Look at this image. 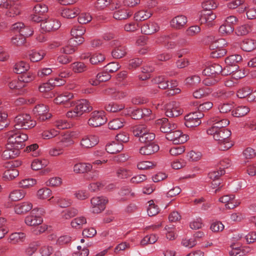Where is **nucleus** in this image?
<instances>
[{
    "instance_id": "1",
    "label": "nucleus",
    "mask_w": 256,
    "mask_h": 256,
    "mask_svg": "<svg viewBox=\"0 0 256 256\" xmlns=\"http://www.w3.org/2000/svg\"><path fill=\"white\" fill-rule=\"evenodd\" d=\"M211 128L207 130L208 134L212 135L214 140L220 144V149L226 150L233 146V143L230 140L231 132L228 128H224L230 122L228 120L222 119L218 116H213L208 120Z\"/></svg>"
},
{
    "instance_id": "2",
    "label": "nucleus",
    "mask_w": 256,
    "mask_h": 256,
    "mask_svg": "<svg viewBox=\"0 0 256 256\" xmlns=\"http://www.w3.org/2000/svg\"><path fill=\"white\" fill-rule=\"evenodd\" d=\"M28 138L27 134L21 132L20 130L10 131L8 134V143L19 149L22 148L24 142Z\"/></svg>"
},
{
    "instance_id": "3",
    "label": "nucleus",
    "mask_w": 256,
    "mask_h": 256,
    "mask_svg": "<svg viewBox=\"0 0 256 256\" xmlns=\"http://www.w3.org/2000/svg\"><path fill=\"white\" fill-rule=\"evenodd\" d=\"M14 122L16 129L27 130L32 128L36 125V122L32 120L29 114H26L16 116Z\"/></svg>"
},
{
    "instance_id": "4",
    "label": "nucleus",
    "mask_w": 256,
    "mask_h": 256,
    "mask_svg": "<svg viewBox=\"0 0 256 256\" xmlns=\"http://www.w3.org/2000/svg\"><path fill=\"white\" fill-rule=\"evenodd\" d=\"M120 2L118 1L112 2L110 6V9L112 10H116L113 14L114 18L117 20H126L132 15V12L131 11L125 8H120Z\"/></svg>"
},
{
    "instance_id": "5",
    "label": "nucleus",
    "mask_w": 256,
    "mask_h": 256,
    "mask_svg": "<svg viewBox=\"0 0 256 256\" xmlns=\"http://www.w3.org/2000/svg\"><path fill=\"white\" fill-rule=\"evenodd\" d=\"M106 121L107 118L104 111L95 110L90 114L88 124L91 126L98 127L104 124Z\"/></svg>"
},
{
    "instance_id": "6",
    "label": "nucleus",
    "mask_w": 256,
    "mask_h": 256,
    "mask_svg": "<svg viewBox=\"0 0 256 256\" xmlns=\"http://www.w3.org/2000/svg\"><path fill=\"white\" fill-rule=\"evenodd\" d=\"M108 200L104 196L94 197L91 200L92 212L94 214H98L105 208Z\"/></svg>"
},
{
    "instance_id": "7",
    "label": "nucleus",
    "mask_w": 256,
    "mask_h": 256,
    "mask_svg": "<svg viewBox=\"0 0 256 256\" xmlns=\"http://www.w3.org/2000/svg\"><path fill=\"white\" fill-rule=\"evenodd\" d=\"M48 112V107L42 104L36 105L33 110L35 116L40 122H44L51 118L52 114Z\"/></svg>"
},
{
    "instance_id": "8",
    "label": "nucleus",
    "mask_w": 256,
    "mask_h": 256,
    "mask_svg": "<svg viewBox=\"0 0 256 256\" xmlns=\"http://www.w3.org/2000/svg\"><path fill=\"white\" fill-rule=\"evenodd\" d=\"M167 140L172 141L174 144H182L187 141L188 136L182 134L180 130H172L166 134Z\"/></svg>"
},
{
    "instance_id": "9",
    "label": "nucleus",
    "mask_w": 256,
    "mask_h": 256,
    "mask_svg": "<svg viewBox=\"0 0 256 256\" xmlns=\"http://www.w3.org/2000/svg\"><path fill=\"white\" fill-rule=\"evenodd\" d=\"M4 8L5 14L8 17L14 18L19 15L21 12V6L18 2H12L5 4Z\"/></svg>"
},
{
    "instance_id": "10",
    "label": "nucleus",
    "mask_w": 256,
    "mask_h": 256,
    "mask_svg": "<svg viewBox=\"0 0 256 256\" xmlns=\"http://www.w3.org/2000/svg\"><path fill=\"white\" fill-rule=\"evenodd\" d=\"M166 114L168 117H176L182 113L179 104L176 102H172L168 104L165 108Z\"/></svg>"
},
{
    "instance_id": "11",
    "label": "nucleus",
    "mask_w": 256,
    "mask_h": 256,
    "mask_svg": "<svg viewBox=\"0 0 256 256\" xmlns=\"http://www.w3.org/2000/svg\"><path fill=\"white\" fill-rule=\"evenodd\" d=\"M202 114L200 113H190L185 116V125L188 128L196 127L201 124L200 118Z\"/></svg>"
},
{
    "instance_id": "12",
    "label": "nucleus",
    "mask_w": 256,
    "mask_h": 256,
    "mask_svg": "<svg viewBox=\"0 0 256 256\" xmlns=\"http://www.w3.org/2000/svg\"><path fill=\"white\" fill-rule=\"evenodd\" d=\"M40 27L44 32H50L58 30L60 27V23L52 18L45 19L41 22Z\"/></svg>"
},
{
    "instance_id": "13",
    "label": "nucleus",
    "mask_w": 256,
    "mask_h": 256,
    "mask_svg": "<svg viewBox=\"0 0 256 256\" xmlns=\"http://www.w3.org/2000/svg\"><path fill=\"white\" fill-rule=\"evenodd\" d=\"M72 98V94L68 92H66L56 98L54 99V102L56 104H62L66 107H71L74 106V102L72 101H70Z\"/></svg>"
},
{
    "instance_id": "14",
    "label": "nucleus",
    "mask_w": 256,
    "mask_h": 256,
    "mask_svg": "<svg viewBox=\"0 0 256 256\" xmlns=\"http://www.w3.org/2000/svg\"><path fill=\"white\" fill-rule=\"evenodd\" d=\"M221 202L226 204V207L228 209H233L239 206L240 202L239 200H235L234 195H225L219 199Z\"/></svg>"
},
{
    "instance_id": "15",
    "label": "nucleus",
    "mask_w": 256,
    "mask_h": 256,
    "mask_svg": "<svg viewBox=\"0 0 256 256\" xmlns=\"http://www.w3.org/2000/svg\"><path fill=\"white\" fill-rule=\"evenodd\" d=\"M20 150V149L14 147V145L8 143L6 146V150L2 153V158L4 160L14 158L19 155Z\"/></svg>"
},
{
    "instance_id": "16",
    "label": "nucleus",
    "mask_w": 256,
    "mask_h": 256,
    "mask_svg": "<svg viewBox=\"0 0 256 256\" xmlns=\"http://www.w3.org/2000/svg\"><path fill=\"white\" fill-rule=\"evenodd\" d=\"M157 124L160 126V130L164 133H168L174 130L176 128V125L174 123H171L166 118H162L157 120Z\"/></svg>"
},
{
    "instance_id": "17",
    "label": "nucleus",
    "mask_w": 256,
    "mask_h": 256,
    "mask_svg": "<svg viewBox=\"0 0 256 256\" xmlns=\"http://www.w3.org/2000/svg\"><path fill=\"white\" fill-rule=\"evenodd\" d=\"M84 42V38H80L78 40L74 38H70L68 44L61 50L62 52L66 54H72L75 51L76 47L77 45L82 44Z\"/></svg>"
},
{
    "instance_id": "18",
    "label": "nucleus",
    "mask_w": 256,
    "mask_h": 256,
    "mask_svg": "<svg viewBox=\"0 0 256 256\" xmlns=\"http://www.w3.org/2000/svg\"><path fill=\"white\" fill-rule=\"evenodd\" d=\"M98 141V138L96 136H85L81 140L80 145L84 148H90L97 144Z\"/></svg>"
},
{
    "instance_id": "19",
    "label": "nucleus",
    "mask_w": 256,
    "mask_h": 256,
    "mask_svg": "<svg viewBox=\"0 0 256 256\" xmlns=\"http://www.w3.org/2000/svg\"><path fill=\"white\" fill-rule=\"evenodd\" d=\"M160 30L158 24L154 22H150L144 24L141 28L142 32L145 34H152Z\"/></svg>"
},
{
    "instance_id": "20",
    "label": "nucleus",
    "mask_w": 256,
    "mask_h": 256,
    "mask_svg": "<svg viewBox=\"0 0 256 256\" xmlns=\"http://www.w3.org/2000/svg\"><path fill=\"white\" fill-rule=\"evenodd\" d=\"M177 36L178 34L176 32L168 35H164L161 37V42L167 48H173L176 46V43L172 40H176Z\"/></svg>"
},
{
    "instance_id": "21",
    "label": "nucleus",
    "mask_w": 256,
    "mask_h": 256,
    "mask_svg": "<svg viewBox=\"0 0 256 256\" xmlns=\"http://www.w3.org/2000/svg\"><path fill=\"white\" fill-rule=\"evenodd\" d=\"M159 150V146L154 142L146 144L140 148V153L142 155H150Z\"/></svg>"
},
{
    "instance_id": "22",
    "label": "nucleus",
    "mask_w": 256,
    "mask_h": 256,
    "mask_svg": "<svg viewBox=\"0 0 256 256\" xmlns=\"http://www.w3.org/2000/svg\"><path fill=\"white\" fill-rule=\"evenodd\" d=\"M216 17V15L211 10H204L201 14L200 22L201 24H207L208 25H210Z\"/></svg>"
},
{
    "instance_id": "23",
    "label": "nucleus",
    "mask_w": 256,
    "mask_h": 256,
    "mask_svg": "<svg viewBox=\"0 0 256 256\" xmlns=\"http://www.w3.org/2000/svg\"><path fill=\"white\" fill-rule=\"evenodd\" d=\"M186 18L182 15L178 16L174 18L170 22L171 26L176 29H180L186 23Z\"/></svg>"
},
{
    "instance_id": "24",
    "label": "nucleus",
    "mask_w": 256,
    "mask_h": 256,
    "mask_svg": "<svg viewBox=\"0 0 256 256\" xmlns=\"http://www.w3.org/2000/svg\"><path fill=\"white\" fill-rule=\"evenodd\" d=\"M60 142L58 143L64 150L66 148L72 146L74 142L70 134H65L60 138Z\"/></svg>"
},
{
    "instance_id": "25",
    "label": "nucleus",
    "mask_w": 256,
    "mask_h": 256,
    "mask_svg": "<svg viewBox=\"0 0 256 256\" xmlns=\"http://www.w3.org/2000/svg\"><path fill=\"white\" fill-rule=\"evenodd\" d=\"M42 222V218L40 216H37L34 214H32V211L30 215L28 216L25 218V223L30 226H34L39 225Z\"/></svg>"
},
{
    "instance_id": "26",
    "label": "nucleus",
    "mask_w": 256,
    "mask_h": 256,
    "mask_svg": "<svg viewBox=\"0 0 256 256\" xmlns=\"http://www.w3.org/2000/svg\"><path fill=\"white\" fill-rule=\"evenodd\" d=\"M222 72V66L216 64H214L206 67L202 72L204 75L212 76L216 74H220Z\"/></svg>"
},
{
    "instance_id": "27",
    "label": "nucleus",
    "mask_w": 256,
    "mask_h": 256,
    "mask_svg": "<svg viewBox=\"0 0 256 256\" xmlns=\"http://www.w3.org/2000/svg\"><path fill=\"white\" fill-rule=\"evenodd\" d=\"M111 78V76L107 72H103L98 73L96 75V79L94 80L91 79L90 82L93 86L98 85L100 82H104L108 80Z\"/></svg>"
},
{
    "instance_id": "28",
    "label": "nucleus",
    "mask_w": 256,
    "mask_h": 256,
    "mask_svg": "<svg viewBox=\"0 0 256 256\" xmlns=\"http://www.w3.org/2000/svg\"><path fill=\"white\" fill-rule=\"evenodd\" d=\"M123 148L122 144L114 141L106 146V150L108 152L114 154L120 152Z\"/></svg>"
},
{
    "instance_id": "29",
    "label": "nucleus",
    "mask_w": 256,
    "mask_h": 256,
    "mask_svg": "<svg viewBox=\"0 0 256 256\" xmlns=\"http://www.w3.org/2000/svg\"><path fill=\"white\" fill-rule=\"evenodd\" d=\"M32 204L30 202H24L16 205L14 207L15 212L18 214H22L30 210Z\"/></svg>"
},
{
    "instance_id": "30",
    "label": "nucleus",
    "mask_w": 256,
    "mask_h": 256,
    "mask_svg": "<svg viewBox=\"0 0 256 256\" xmlns=\"http://www.w3.org/2000/svg\"><path fill=\"white\" fill-rule=\"evenodd\" d=\"M152 82L154 84H158L159 88L166 89L169 88V82L164 76H156L152 80Z\"/></svg>"
},
{
    "instance_id": "31",
    "label": "nucleus",
    "mask_w": 256,
    "mask_h": 256,
    "mask_svg": "<svg viewBox=\"0 0 256 256\" xmlns=\"http://www.w3.org/2000/svg\"><path fill=\"white\" fill-rule=\"evenodd\" d=\"M80 13L77 8H66L62 10L61 16L65 18H72L76 16Z\"/></svg>"
},
{
    "instance_id": "32",
    "label": "nucleus",
    "mask_w": 256,
    "mask_h": 256,
    "mask_svg": "<svg viewBox=\"0 0 256 256\" xmlns=\"http://www.w3.org/2000/svg\"><path fill=\"white\" fill-rule=\"evenodd\" d=\"M126 53L125 46L116 44L115 48L112 52L113 58H120L124 57Z\"/></svg>"
},
{
    "instance_id": "33",
    "label": "nucleus",
    "mask_w": 256,
    "mask_h": 256,
    "mask_svg": "<svg viewBox=\"0 0 256 256\" xmlns=\"http://www.w3.org/2000/svg\"><path fill=\"white\" fill-rule=\"evenodd\" d=\"M152 14L150 9L140 10L134 14V18L136 21L144 20L150 18Z\"/></svg>"
},
{
    "instance_id": "34",
    "label": "nucleus",
    "mask_w": 256,
    "mask_h": 256,
    "mask_svg": "<svg viewBox=\"0 0 256 256\" xmlns=\"http://www.w3.org/2000/svg\"><path fill=\"white\" fill-rule=\"evenodd\" d=\"M86 28L82 26H74L71 30V35L72 36V38L78 40L80 38H82V36L84 34Z\"/></svg>"
},
{
    "instance_id": "35",
    "label": "nucleus",
    "mask_w": 256,
    "mask_h": 256,
    "mask_svg": "<svg viewBox=\"0 0 256 256\" xmlns=\"http://www.w3.org/2000/svg\"><path fill=\"white\" fill-rule=\"evenodd\" d=\"M92 165L88 163H78L74 164V171L76 173H84L90 170Z\"/></svg>"
},
{
    "instance_id": "36",
    "label": "nucleus",
    "mask_w": 256,
    "mask_h": 256,
    "mask_svg": "<svg viewBox=\"0 0 256 256\" xmlns=\"http://www.w3.org/2000/svg\"><path fill=\"white\" fill-rule=\"evenodd\" d=\"M241 48L246 52H251L256 48V41L252 39H246L242 43Z\"/></svg>"
},
{
    "instance_id": "37",
    "label": "nucleus",
    "mask_w": 256,
    "mask_h": 256,
    "mask_svg": "<svg viewBox=\"0 0 256 256\" xmlns=\"http://www.w3.org/2000/svg\"><path fill=\"white\" fill-rule=\"evenodd\" d=\"M46 55L43 50H32L29 54V58L32 62H38L42 60Z\"/></svg>"
},
{
    "instance_id": "38",
    "label": "nucleus",
    "mask_w": 256,
    "mask_h": 256,
    "mask_svg": "<svg viewBox=\"0 0 256 256\" xmlns=\"http://www.w3.org/2000/svg\"><path fill=\"white\" fill-rule=\"evenodd\" d=\"M26 238V235L23 232H14L10 236L9 240L12 244H18L24 242Z\"/></svg>"
},
{
    "instance_id": "39",
    "label": "nucleus",
    "mask_w": 256,
    "mask_h": 256,
    "mask_svg": "<svg viewBox=\"0 0 256 256\" xmlns=\"http://www.w3.org/2000/svg\"><path fill=\"white\" fill-rule=\"evenodd\" d=\"M61 80V82L60 84H58V83L56 84L55 82H54L52 84L50 82H48L44 83L39 86V90L42 92H48L50 90H52V88L54 86H58L60 84L62 85V84H64V83L65 82L64 80Z\"/></svg>"
},
{
    "instance_id": "40",
    "label": "nucleus",
    "mask_w": 256,
    "mask_h": 256,
    "mask_svg": "<svg viewBox=\"0 0 256 256\" xmlns=\"http://www.w3.org/2000/svg\"><path fill=\"white\" fill-rule=\"evenodd\" d=\"M30 66L24 62L21 61L15 64L14 71L17 74H22L28 70Z\"/></svg>"
},
{
    "instance_id": "41",
    "label": "nucleus",
    "mask_w": 256,
    "mask_h": 256,
    "mask_svg": "<svg viewBox=\"0 0 256 256\" xmlns=\"http://www.w3.org/2000/svg\"><path fill=\"white\" fill-rule=\"evenodd\" d=\"M148 130V128L145 125H138L133 128L132 132L134 135L139 138L144 136Z\"/></svg>"
},
{
    "instance_id": "42",
    "label": "nucleus",
    "mask_w": 256,
    "mask_h": 256,
    "mask_svg": "<svg viewBox=\"0 0 256 256\" xmlns=\"http://www.w3.org/2000/svg\"><path fill=\"white\" fill-rule=\"evenodd\" d=\"M86 218L83 216H81L74 219L71 222V225L74 228L80 229L82 228L84 224H86Z\"/></svg>"
},
{
    "instance_id": "43",
    "label": "nucleus",
    "mask_w": 256,
    "mask_h": 256,
    "mask_svg": "<svg viewBox=\"0 0 256 256\" xmlns=\"http://www.w3.org/2000/svg\"><path fill=\"white\" fill-rule=\"evenodd\" d=\"M25 196V192L23 190H16L10 192L9 198L12 201H17L22 199Z\"/></svg>"
},
{
    "instance_id": "44",
    "label": "nucleus",
    "mask_w": 256,
    "mask_h": 256,
    "mask_svg": "<svg viewBox=\"0 0 256 256\" xmlns=\"http://www.w3.org/2000/svg\"><path fill=\"white\" fill-rule=\"evenodd\" d=\"M105 58L106 57L103 54L96 52L91 56L90 61L92 64H98L104 62Z\"/></svg>"
},
{
    "instance_id": "45",
    "label": "nucleus",
    "mask_w": 256,
    "mask_h": 256,
    "mask_svg": "<svg viewBox=\"0 0 256 256\" xmlns=\"http://www.w3.org/2000/svg\"><path fill=\"white\" fill-rule=\"evenodd\" d=\"M70 68L75 73H81L86 70V65L82 62H74L71 64Z\"/></svg>"
},
{
    "instance_id": "46",
    "label": "nucleus",
    "mask_w": 256,
    "mask_h": 256,
    "mask_svg": "<svg viewBox=\"0 0 256 256\" xmlns=\"http://www.w3.org/2000/svg\"><path fill=\"white\" fill-rule=\"evenodd\" d=\"M34 75L30 72H24L18 76V79L20 82H22L24 84V87L25 86L26 83L30 82L34 80Z\"/></svg>"
},
{
    "instance_id": "47",
    "label": "nucleus",
    "mask_w": 256,
    "mask_h": 256,
    "mask_svg": "<svg viewBox=\"0 0 256 256\" xmlns=\"http://www.w3.org/2000/svg\"><path fill=\"white\" fill-rule=\"evenodd\" d=\"M117 177L120 179L126 178L132 175V172L128 170L119 168L116 170Z\"/></svg>"
},
{
    "instance_id": "48",
    "label": "nucleus",
    "mask_w": 256,
    "mask_h": 256,
    "mask_svg": "<svg viewBox=\"0 0 256 256\" xmlns=\"http://www.w3.org/2000/svg\"><path fill=\"white\" fill-rule=\"evenodd\" d=\"M158 240V237L155 234L147 235L144 236L140 241V245L144 246L148 244H153L155 243Z\"/></svg>"
},
{
    "instance_id": "49",
    "label": "nucleus",
    "mask_w": 256,
    "mask_h": 256,
    "mask_svg": "<svg viewBox=\"0 0 256 256\" xmlns=\"http://www.w3.org/2000/svg\"><path fill=\"white\" fill-rule=\"evenodd\" d=\"M242 59V56L238 54H234L226 58L225 60V62L227 65L234 66H236V63L240 62Z\"/></svg>"
},
{
    "instance_id": "50",
    "label": "nucleus",
    "mask_w": 256,
    "mask_h": 256,
    "mask_svg": "<svg viewBox=\"0 0 256 256\" xmlns=\"http://www.w3.org/2000/svg\"><path fill=\"white\" fill-rule=\"evenodd\" d=\"M155 138V134L150 132L149 130H147L146 134L144 136H140L138 140L142 143L150 144L152 143V142Z\"/></svg>"
},
{
    "instance_id": "51",
    "label": "nucleus",
    "mask_w": 256,
    "mask_h": 256,
    "mask_svg": "<svg viewBox=\"0 0 256 256\" xmlns=\"http://www.w3.org/2000/svg\"><path fill=\"white\" fill-rule=\"evenodd\" d=\"M124 121L121 118L114 119L108 123V127L111 130H118L124 126Z\"/></svg>"
},
{
    "instance_id": "52",
    "label": "nucleus",
    "mask_w": 256,
    "mask_h": 256,
    "mask_svg": "<svg viewBox=\"0 0 256 256\" xmlns=\"http://www.w3.org/2000/svg\"><path fill=\"white\" fill-rule=\"evenodd\" d=\"M201 80L200 77L198 75H194L188 77L184 81L186 85L188 86H193L199 84Z\"/></svg>"
},
{
    "instance_id": "53",
    "label": "nucleus",
    "mask_w": 256,
    "mask_h": 256,
    "mask_svg": "<svg viewBox=\"0 0 256 256\" xmlns=\"http://www.w3.org/2000/svg\"><path fill=\"white\" fill-rule=\"evenodd\" d=\"M250 108L246 106H240L232 112V115L236 117H241L247 114Z\"/></svg>"
},
{
    "instance_id": "54",
    "label": "nucleus",
    "mask_w": 256,
    "mask_h": 256,
    "mask_svg": "<svg viewBox=\"0 0 256 256\" xmlns=\"http://www.w3.org/2000/svg\"><path fill=\"white\" fill-rule=\"evenodd\" d=\"M54 199L56 202L59 204L62 208H66L70 206L72 204V200L68 198H58L52 197L48 200Z\"/></svg>"
},
{
    "instance_id": "55",
    "label": "nucleus",
    "mask_w": 256,
    "mask_h": 256,
    "mask_svg": "<svg viewBox=\"0 0 256 256\" xmlns=\"http://www.w3.org/2000/svg\"><path fill=\"white\" fill-rule=\"evenodd\" d=\"M210 92V90L206 88H198L193 92V96L196 98H200Z\"/></svg>"
},
{
    "instance_id": "56",
    "label": "nucleus",
    "mask_w": 256,
    "mask_h": 256,
    "mask_svg": "<svg viewBox=\"0 0 256 256\" xmlns=\"http://www.w3.org/2000/svg\"><path fill=\"white\" fill-rule=\"evenodd\" d=\"M234 27L226 23L222 24L219 28V32L224 35H228L233 32Z\"/></svg>"
},
{
    "instance_id": "57",
    "label": "nucleus",
    "mask_w": 256,
    "mask_h": 256,
    "mask_svg": "<svg viewBox=\"0 0 256 256\" xmlns=\"http://www.w3.org/2000/svg\"><path fill=\"white\" fill-rule=\"evenodd\" d=\"M124 108L123 104H118L114 103H110L106 106V110L110 112H115L120 111Z\"/></svg>"
},
{
    "instance_id": "58",
    "label": "nucleus",
    "mask_w": 256,
    "mask_h": 256,
    "mask_svg": "<svg viewBox=\"0 0 256 256\" xmlns=\"http://www.w3.org/2000/svg\"><path fill=\"white\" fill-rule=\"evenodd\" d=\"M54 126L60 130L68 128L71 124L66 120L58 119L54 123Z\"/></svg>"
},
{
    "instance_id": "59",
    "label": "nucleus",
    "mask_w": 256,
    "mask_h": 256,
    "mask_svg": "<svg viewBox=\"0 0 256 256\" xmlns=\"http://www.w3.org/2000/svg\"><path fill=\"white\" fill-rule=\"evenodd\" d=\"M18 176V172L16 168L10 169L5 171L4 178L7 180H12Z\"/></svg>"
},
{
    "instance_id": "60",
    "label": "nucleus",
    "mask_w": 256,
    "mask_h": 256,
    "mask_svg": "<svg viewBox=\"0 0 256 256\" xmlns=\"http://www.w3.org/2000/svg\"><path fill=\"white\" fill-rule=\"evenodd\" d=\"M34 13L43 16L48 11V6L43 4H38L35 6L33 9Z\"/></svg>"
},
{
    "instance_id": "61",
    "label": "nucleus",
    "mask_w": 256,
    "mask_h": 256,
    "mask_svg": "<svg viewBox=\"0 0 256 256\" xmlns=\"http://www.w3.org/2000/svg\"><path fill=\"white\" fill-rule=\"evenodd\" d=\"M52 194V190L46 188L40 189L37 192V196L40 199H46Z\"/></svg>"
},
{
    "instance_id": "62",
    "label": "nucleus",
    "mask_w": 256,
    "mask_h": 256,
    "mask_svg": "<svg viewBox=\"0 0 256 256\" xmlns=\"http://www.w3.org/2000/svg\"><path fill=\"white\" fill-rule=\"evenodd\" d=\"M149 206L148 208V214L149 216H155L159 212V208L157 206L155 205L153 200L148 202Z\"/></svg>"
},
{
    "instance_id": "63",
    "label": "nucleus",
    "mask_w": 256,
    "mask_h": 256,
    "mask_svg": "<svg viewBox=\"0 0 256 256\" xmlns=\"http://www.w3.org/2000/svg\"><path fill=\"white\" fill-rule=\"evenodd\" d=\"M202 7L204 9V10H214L218 7V4L214 0H206L202 3Z\"/></svg>"
},
{
    "instance_id": "64",
    "label": "nucleus",
    "mask_w": 256,
    "mask_h": 256,
    "mask_svg": "<svg viewBox=\"0 0 256 256\" xmlns=\"http://www.w3.org/2000/svg\"><path fill=\"white\" fill-rule=\"evenodd\" d=\"M250 30V26L248 24L242 25L238 26L236 30L238 36H244L248 34Z\"/></svg>"
}]
</instances>
